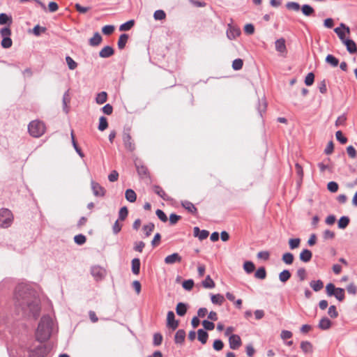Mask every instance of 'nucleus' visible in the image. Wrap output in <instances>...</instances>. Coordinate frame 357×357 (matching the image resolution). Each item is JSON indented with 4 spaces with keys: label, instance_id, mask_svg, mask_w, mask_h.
I'll use <instances>...</instances> for the list:
<instances>
[{
    "label": "nucleus",
    "instance_id": "nucleus-1",
    "mask_svg": "<svg viewBox=\"0 0 357 357\" xmlns=\"http://www.w3.org/2000/svg\"><path fill=\"white\" fill-rule=\"evenodd\" d=\"M15 305L22 313L30 318L36 319L40 312V301L38 294L31 284H19L14 293Z\"/></svg>",
    "mask_w": 357,
    "mask_h": 357
},
{
    "label": "nucleus",
    "instance_id": "nucleus-2",
    "mask_svg": "<svg viewBox=\"0 0 357 357\" xmlns=\"http://www.w3.org/2000/svg\"><path fill=\"white\" fill-rule=\"evenodd\" d=\"M53 321L49 316H44L41 318L36 332V339L40 342L47 340L52 333Z\"/></svg>",
    "mask_w": 357,
    "mask_h": 357
},
{
    "label": "nucleus",
    "instance_id": "nucleus-3",
    "mask_svg": "<svg viewBox=\"0 0 357 357\" xmlns=\"http://www.w3.org/2000/svg\"><path fill=\"white\" fill-rule=\"evenodd\" d=\"M45 126L43 122L38 120L32 121L28 126L29 134L33 137H39L45 132Z\"/></svg>",
    "mask_w": 357,
    "mask_h": 357
},
{
    "label": "nucleus",
    "instance_id": "nucleus-4",
    "mask_svg": "<svg viewBox=\"0 0 357 357\" xmlns=\"http://www.w3.org/2000/svg\"><path fill=\"white\" fill-rule=\"evenodd\" d=\"M13 220V215L11 211L7 208L0 210V227L3 228L9 227Z\"/></svg>",
    "mask_w": 357,
    "mask_h": 357
},
{
    "label": "nucleus",
    "instance_id": "nucleus-5",
    "mask_svg": "<svg viewBox=\"0 0 357 357\" xmlns=\"http://www.w3.org/2000/svg\"><path fill=\"white\" fill-rule=\"evenodd\" d=\"M50 351V348L42 344H39L33 349L27 351L29 357H45Z\"/></svg>",
    "mask_w": 357,
    "mask_h": 357
},
{
    "label": "nucleus",
    "instance_id": "nucleus-6",
    "mask_svg": "<svg viewBox=\"0 0 357 357\" xmlns=\"http://www.w3.org/2000/svg\"><path fill=\"white\" fill-rule=\"evenodd\" d=\"M0 35L2 37L1 45L3 48H9L12 46L13 42L10 38L11 30L9 27H3L0 30Z\"/></svg>",
    "mask_w": 357,
    "mask_h": 357
},
{
    "label": "nucleus",
    "instance_id": "nucleus-7",
    "mask_svg": "<svg viewBox=\"0 0 357 357\" xmlns=\"http://www.w3.org/2000/svg\"><path fill=\"white\" fill-rule=\"evenodd\" d=\"M241 34V30L239 28L232 26L229 24L227 29V37L229 40H234Z\"/></svg>",
    "mask_w": 357,
    "mask_h": 357
},
{
    "label": "nucleus",
    "instance_id": "nucleus-8",
    "mask_svg": "<svg viewBox=\"0 0 357 357\" xmlns=\"http://www.w3.org/2000/svg\"><path fill=\"white\" fill-rule=\"evenodd\" d=\"M275 50L282 56H285L287 54V47L285 45V40L283 38L278 39L275 42Z\"/></svg>",
    "mask_w": 357,
    "mask_h": 357
},
{
    "label": "nucleus",
    "instance_id": "nucleus-9",
    "mask_svg": "<svg viewBox=\"0 0 357 357\" xmlns=\"http://www.w3.org/2000/svg\"><path fill=\"white\" fill-rule=\"evenodd\" d=\"M167 326L169 328H171L173 331L175 330L178 326V321L175 319V315L172 311H169L167 312Z\"/></svg>",
    "mask_w": 357,
    "mask_h": 357
},
{
    "label": "nucleus",
    "instance_id": "nucleus-10",
    "mask_svg": "<svg viewBox=\"0 0 357 357\" xmlns=\"http://www.w3.org/2000/svg\"><path fill=\"white\" fill-rule=\"evenodd\" d=\"M229 347L231 349H238L241 345V340L238 335H231L229 337Z\"/></svg>",
    "mask_w": 357,
    "mask_h": 357
},
{
    "label": "nucleus",
    "instance_id": "nucleus-11",
    "mask_svg": "<svg viewBox=\"0 0 357 357\" xmlns=\"http://www.w3.org/2000/svg\"><path fill=\"white\" fill-rule=\"evenodd\" d=\"M91 274L96 280H102L105 275V269L100 266H93L91 268Z\"/></svg>",
    "mask_w": 357,
    "mask_h": 357
},
{
    "label": "nucleus",
    "instance_id": "nucleus-12",
    "mask_svg": "<svg viewBox=\"0 0 357 357\" xmlns=\"http://www.w3.org/2000/svg\"><path fill=\"white\" fill-rule=\"evenodd\" d=\"M91 188L95 196L102 197L105 195V189L99 183L93 181H91Z\"/></svg>",
    "mask_w": 357,
    "mask_h": 357
},
{
    "label": "nucleus",
    "instance_id": "nucleus-13",
    "mask_svg": "<svg viewBox=\"0 0 357 357\" xmlns=\"http://www.w3.org/2000/svg\"><path fill=\"white\" fill-rule=\"evenodd\" d=\"M123 141L125 147L130 151H132L135 149V144L132 142L131 136L128 133H124L123 135Z\"/></svg>",
    "mask_w": 357,
    "mask_h": 357
},
{
    "label": "nucleus",
    "instance_id": "nucleus-14",
    "mask_svg": "<svg viewBox=\"0 0 357 357\" xmlns=\"http://www.w3.org/2000/svg\"><path fill=\"white\" fill-rule=\"evenodd\" d=\"M181 260L182 258L178 253H173L165 258V263L166 264H174L176 263H180Z\"/></svg>",
    "mask_w": 357,
    "mask_h": 357
},
{
    "label": "nucleus",
    "instance_id": "nucleus-15",
    "mask_svg": "<svg viewBox=\"0 0 357 357\" xmlns=\"http://www.w3.org/2000/svg\"><path fill=\"white\" fill-rule=\"evenodd\" d=\"M312 257V253L310 250L307 249L302 250L299 255L300 260L305 263L309 262L311 260Z\"/></svg>",
    "mask_w": 357,
    "mask_h": 357
},
{
    "label": "nucleus",
    "instance_id": "nucleus-16",
    "mask_svg": "<svg viewBox=\"0 0 357 357\" xmlns=\"http://www.w3.org/2000/svg\"><path fill=\"white\" fill-rule=\"evenodd\" d=\"M12 23L13 19L10 15H7L6 13L0 14V25H8L7 27H9Z\"/></svg>",
    "mask_w": 357,
    "mask_h": 357
},
{
    "label": "nucleus",
    "instance_id": "nucleus-17",
    "mask_svg": "<svg viewBox=\"0 0 357 357\" xmlns=\"http://www.w3.org/2000/svg\"><path fill=\"white\" fill-rule=\"evenodd\" d=\"M114 54V50L110 46L104 47L99 52V56L102 58H108Z\"/></svg>",
    "mask_w": 357,
    "mask_h": 357
},
{
    "label": "nucleus",
    "instance_id": "nucleus-18",
    "mask_svg": "<svg viewBox=\"0 0 357 357\" xmlns=\"http://www.w3.org/2000/svg\"><path fill=\"white\" fill-rule=\"evenodd\" d=\"M343 44L345 45V46L347 47V50L349 53L354 54V53L356 52L357 47H356V45L354 40L347 39V40H345V42Z\"/></svg>",
    "mask_w": 357,
    "mask_h": 357
},
{
    "label": "nucleus",
    "instance_id": "nucleus-19",
    "mask_svg": "<svg viewBox=\"0 0 357 357\" xmlns=\"http://www.w3.org/2000/svg\"><path fill=\"white\" fill-rule=\"evenodd\" d=\"M102 36L98 32L94 33L93 36L89 40V45L91 46H98L102 42Z\"/></svg>",
    "mask_w": 357,
    "mask_h": 357
},
{
    "label": "nucleus",
    "instance_id": "nucleus-20",
    "mask_svg": "<svg viewBox=\"0 0 357 357\" xmlns=\"http://www.w3.org/2000/svg\"><path fill=\"white\" fill-rule=\"evenodd\" d=\"M211 300L213 304L221 305L225 301V298L222 295L218 294H211Z\"/></svg>",
    "mask_w": 357,
    "mask_h": 357
},
{
    "label": "nucleus",
    "instance_id": "nucleus-21",
    "mask_svg": "<svg viewBox=\"0 0 357 357\" xmlns=\"http://www.w3.org/2000/svg\"><path fill=\"white\" fill-rule=\"evenodd\" d=\"M153 191L155 194H157L159 197L163 199L165 201H168L170 199L169 197L165 193L162 188L158 185H155L153 187Z\"/></svg>",
    "mask_w": 357,
    "mask_h": 357
},
{
    "label": "nucleus",
    "instance_id": "nucleus-22",
    "mask_svg": "<svg viewBox=\"0 0 357 357\" xmlns=\"http://www.w3.org/2000/svg\"><path fill=\"white\" fill-rule=\"evenodd\" d=\"M125 197L129 202L133 203L136 201L137 195L133 190L128 189L126 190Z\"/></svg>",
    "mask_w": 357,
    "mask_h": 357
},
{
    "label": "nucleus",
    "instance_id": "nucleus-23",
    "mask_svg": "<svg viewBox=\"0 0 357 357\" xmlns=\"http://www.w3.org/2000/svg\"><path fill=\"white\" fill-rule=\"evenodd\" d=\"M187 305L183 303H178L176 307V314L181 317H183L185 314L187 312Z\"/></svg>",
    "mask_w": 357,
    "mask_h": 357
},
{
    "label": "nucleus",
    "instance_id": "nucleus-24",
    "mask_svg": "<svg viewBox=\"0 0 357 357\" xmlns=\"http://www.w3.org/2000/svg\"><path fill=\"white\" fill-rule=\"evenodd\" d=\"M182 206L191 213H196L197 208L194 204L188 201H183L181 203Z\"/></svg>",
    "mask_w": 357,
    "mask_h": 357
},
{
    "label": "nucleus",
    "instance_id": "nucleus-25",
    "mask_svg": "<svg viewBox=\"0 0 357 357\" xmlns=\"http://www.w3.org/2000/svg\"><path fill=\"white\" fill-rule=\"evenodd\" d=\"M318 326L321 330H327L331 328V321L327 317H324L320 320Z\"/></svg>",
    "mask_w": 357,
    "mask_h": 357
},
{
    "label": "nucleus",
    "instance_id": "nucleus-26",
    "mask_svg": "<svg viewBox=\"0 0 357 357\" xmlns=\"http://www.w3.org/2000/svg\"><path fill=\"white\" fill-rule=\"evenodd\" d=\"M310 287L314 291H319L324 287V283L321 280H312L310 282Z\"/></svg>",
    "mask_w": 357,
    "mask_h": 357
},
{
    "label": "nucleus",
    "instance_id": "nucleus-27",
    "mask_svg": "<svg viewBox=\"0 0 357 357\" xmlns=\"http://www.w3.org/2000/svg\"><path fill=\"white\" fill-rule=\"evenodd\" d=\"M185 337V331L182 329L178 330L176 333V335L174 337L175 342L176 344H181L184 341Z\"/></svg>",
    "mask_w": 357,
    "mask_h": 357
},
{
    "label": "nucleus",
    "instance_id": "nucleus-28",
    "mask_svg": "<svg viewBox=\"0 0 357 357\" xmlns=\"http://www.w3.org/2000/svg\"><path fill=\"white\" fill-rule=\"evenodd\" d=\"M208 333L203 329H199L197 331V337L198 340L203 344H206L208 340Z\"/></svg>",
    "mask_w": 357,
    "mask_h": 357
},
{
    "label": "nucleus",
    "instance_id": "nucleus-29",
    "mask_svg": "<svg viewBox=\"0 0 357 357\" xmlns=\"http://www.w3.org/2000/svg\"><path fill=\"white\" fill-rule=\"evenodd\" d=\"M140 269V261L138 258H135L132 260V272L135 275L139 273Z\"/></svg>",
    "mask_w": 357,
    "mask_h": 357
},
{
    "label": "nucleus",
    "instance_id": "nucleus-30",
    "mask_svg": "<svg viewBox=\"0 0 357 357\" xmlns=\"http://www.w3.org/2000/svg\"><path fill=\"white\" fill-rule=\"evenodd\" d=\"M107 94L105 91H102L97 94L96 98V102L98 105H102L107 101Z\"/></svg>",
    "mask_w": 357,
    "mask_h": 357
},
{
    "label": "nucleus",
    "instance_id": "nucleus-31",
    "mask_svg": "<svg viewBox=\"0 0 357 357\" xmlns=\"http://www.w3.org/2000/svg\"><path fill=\"white\" fill-rule=\"evenodd\" d=\"M301 349L305 354L311 353L312 351V345L308 341H303L301 343Z\"/></svg>",
    "mask_w": 357,
    "mask_h": 357
},
{
    "label": "nucleus",
    "instance_id": "nucleus-32",
    "mask_svg": "<svg viewBox=\"0 0 357 357\" xmlns=\"http://www.w3.org/2000/svg\"><path fill=\"white\" fill-rule=\"evenodd\" d=\"M202 286L206 289H213L215 287V282L210 275H207L206 279L202 282Z\"/></svg>",
    "mask_w": 357,
    "mask_h": 357
},
{
    "label": "nucleus",
    "instance_id": "nucleus-33",
    "mask_svg": "<svg viewBox=\"0 0 357 357\" xmlns=\"http://www.w3.org/2000/svg\"><path fill=\"white\" fill-rule=\"evenodd\" d=\"M128 40V36L126 33L121 34L119 37V41H118V47L120 50H123Z\"/></svg>",
    "mask_w": 357,
    "mask_h": 357
},
{
    "label": "nucleus",
    "instance_id": "nucleus-34",
    "mask_svg": "<svg viewBox=\"0 0 357 357\" xmlns=\"http://www.w3.org/2000/svg\"><path fill=\"white\" fill-rule=\"evenodd\" d=\"M294 257L293 254L290 252L284 253L282 257V261L287 265L291 264L294 261Z\"/></svg>",
    "mask_w": 357,
    "mask_h": 357
},
{
    "label": "nucleus",
    "instance_id": "nucleus-35",
    "mask_svg": "<svg viewBox=\"0 0 357 357\" xmlns=\"http://www.w3.org/2000/svg\"><path fill=\"white\" fill-rule=\"evenodd\" d=\"M349 221L350 220L347 216L341 217L338 220V227L341 229H345L348 226Z\"/></svg>",
    "mask_w": 357,
    "mask_h": 357
},
{
    "label": "nucleus",
    "instance_id": "nucleus-36",
    "mask_svg": "<svg viewBox=\"0 0 357 357\" xmlns=\"http://www.w3.org/2000/svg\"><path fill=\"white\" fill-rule=\"evenodd\" d=\"M291 278V273L288 270H284L279 274V280L282 282H286Z\"/></svg>",
    "mask_w": 357,
    "mask_h": 357
},
{
    "label": "nucleus",
    "instance_id": "nucleus-37",
    "mask_svg": "<svg viewBox=\"0 0 357 357\" xmlns=\"http://www.w3.org/2000/svg\"><path fill=\"white\" fill-rule=\"evenodd\" d=\"M326 61L333 67L337 66L339 63L338 59L331 54H328L326 56Z\"/></svg>",
    "mask_w": 357,
    "mask_h": 357
},
{
    "label": "nucleus",
    "instance_id": "nucleus-38",
    "mask_svg": "<svg viewBox=\"0 0 357 357\" xmlns=\"http://www.w3.org/2000/svg\"><path fill=\"white\" fill-rule=\"evenodd\" d=\"M134 24H135L134 20H129V21L126 22V23L122 24L119 26V30L121 31H129L133 26Z\"/></svg>",
    "mask_w": 357,
    "mask_h": 357
},
{
    "label": "nucleus",
    "instance_id": "nucleus-39",
    "mask_svg": "<svg viewBox=\"0 0 357 357\" xmlns=\"http://www.w3.org/2000/svg\"><path fill=\"white\" fill-rule=\"evenodd\" d=\"M301 243V239L298 238H290L289 240V245L291 250L298 248Z\"/></svg>",
    "mask_w": 357,
    "mask_h": 357
},
{
    "label": "nucleus",
    "instance_id": "nucleus-40",
    "mask_svg": "<svg viewBox=\"0 0 357 357\" xmlns=\"http://www.w3.org/2000/svg\"><path fill=\"white\" fill-rule=\"evenodd\" d=\"M70 102V96L68 91H66L63 96V110L66 113L68 112V104Z\"/></svg>",
    "mask_w": 357,
    "mask_h": 357
},
{
    "label": "nucleus",
    "instance_id": "nucleus-41",
    "mask_svg": "<svg viewBox=\"0 0 357 357\" xmlns=\"http://www.w3.org/2000/svg\"><path fill=\"white\" fill-rule=\"evenodd\" d=\"M333 296H334L338 301H342L344 298V290L342 288H336Z\"/></svg>",
    "mask_w": 357,
    "mask_h": 357
},
{
    "label": "nucleus",
    "instance_id": "nucleus-42",
    "mask_svg": "<svg viewBox=\"0 0 357 357\" xmlns=\"http://www.w3.org/2000/svg\"><path fill=\"white\" fill-rule=\"evenodd\" d=\"M243 268L247 273H251L254 271L255 266L252 261H248L244 263Z\"/></svg>",
    "mask_w": 357,
    "mask_h": 357
},
{
    "label": "nucleus",
    "instance_id": "nucleus-43",
    "mask_svg": "<svg viewBox=\"0 0 357 357\" xmlns=\"http://www.w3.org/2000/svg\"><path fill=\"white\" fill-rule=\"evenodd\" d=\"M66 61L68 68L71 70H75L77 67V63L70 56L66 57Z\"/></svg>",
    "mask_w": 357,
    "mask_h": 357
},
{
    "label": "nucleus",
    "instance_id": "nucleus-44",
    "mask_svg": "<svg viewBox=\"0 0 357 357\" xmlns=\"http://www.w3.org/2000/svg\"><path fill=\"white\" fill-rule=\"evenodd\" d=\"M255 278L261 280H264L266 278V272L264 267H261L257 270V271L255 273Z\"/></svg>",
    "mask_w": 357,
    "mask_h": 357
},
{
    "label": "nucleus",
    "instance_id": "nucleus-45",
    "mask_svg": "<svg viewBox=\"0 0 357 357\" xmlns=\"http://www.w3.org/2000/svg\"><path fill=\"white\" fill-rule=\"evenodd\" d=\"M108 126L107 119L105 116H100L99 119L98 130H105Z\"/></svg>",
    "mask_w": 357,
    "mask_h": 357
},
{
    "label": "nucleus",
    "instance_id": "nucleus-46",
    "mask_svg": "<svg viewBox=\"0 0 357 357\" xmlns=\"http://www.w3.org/2000/svg\"><path fill=\"white\" fill-rule=\"evenodd\" d=\"M301 10H302V13H303V15H305L306 16L311 15L314 11L313 8L307 4L303 5L301 8Z\"/></svg>",
    "mask_w": 357,
    "mask_h": 357
},
{
    "label": "nucleus",
    "instance_id": "nucleus-47",
    "mask_svg": "<svg viewBox=\"0 0 357 357\" xmlns=\"http://www.w3.org/2000/svg\"><path fill=\"white\" fill-rule=\"evenodd\" d=\"M155 225L153 223H149L148 225H144L143 230L146 236H149L151 232L153 231Z\"/></svg>",
    "mask_w": 357,
    "mask_h": 357
},
{
    "label": "nucleus",
    "instance_id": "nucleus-48",
    "mask_svg": "<svg viewBox=\"0 0 357 357\" xmlns=\"http://www.w3.org/2000/svg\"><path fill=\"white\" fill-rule=\"evenodd\" d=\"M153 17L155 20H162L165 19L166 14L162 10H157L153 14Z\"/></svg>",
    "mask_w": 357,
    "mask_h": 357
},
{
    "label": "nucleus",
    "instance_id": "nucleus-49",
    "mask_svg": "<svg viewBox=\"0 0 357 357\" xmlns=\"http://www.w3.org/2000/svg\"><path fill=\"white\" fill-rule=\"evenodd\" d=\"M334 31L337 33L342 43L345 42L347 39L345 38V32L340 28L337 27L334 29Z\"/></svg>",
    "mask_w": 357,
    "mask_h": 357
},
{
    "label": "nucleus",
    "instance_id": "nucleus-50",
    "mask_svg": "<svg viewBox=\"0 0 357 357\" xmlns=\"http://www.w3.org/2000/svg\"><path fill=\"white\" fill-rule=\"evenodd\" d=\"M243 64V62L242 59H236L234 60V61L232 63V68L235 70H238L242 68Z\"/></svg>",
    "mask_w": 357,
    "mask_h": 357
},
{
    "label": "nucleus",
    "instance_id": "nucleus-51",
    "mask_svg": "<svg viewBox=\"0 0 357 357\" xmlns=\"http://www.w3.org/2000/svg\"><path fill=\"white\" fill-rule=\"evenodd\" d=\"M128 211L127 207L123 206L121 208L119 212V219L120 220H124L126 217L128 216Z\"/></svg>",
    "mask_w": 357,
    "mask_h": 357
},
{
    "label": "nucleus",
    "instance_id": "nucleus-52",
    "mask_svg": "<svg viewBox=\"0 0 357 357\" xmlns=\"http://www.w3.org/2000/svg\"><path fill=\"white\" fill-rule=\"evenodd\" d=\"M86 240V236L82 234H78L74 237V241L77 245H83Z\"/></svg>",
    "mask_w": 357,
    "mask_h": 357
},
{
    "label": "nucleus",
    "instance_id": "nucleus-53",
    "mask_svg": "<svg viewBox=\"0 0 357 357\" xmlns=\"http://www.w3.org/2000/svg\"><path fill=\"white\" fill-rule=\"evenodd\" d=\"M114 29L113 25H106L102 27V31L105 35H110L114 32Z\"/></svg>",
    "mask_w": 357,
    "mask_h": 357
},
{
    "label": "nucleus",
    "instance_id": "nucleus-54",
    "mask_svg": "<svg viewBox=\"0 0 357 357\" xmlns=\"http://www.w3.org/2000/svg\"><path fill=\"white\" fill-rule=\"evenodd\" d=\"M336 287L332 283H329L326 287V294L329 296H332L334 294Z\"/></svg>",
    "mask_w": 357,
    "mask_h": 357
},
{
    "label": "nucleus",
    "instance_id": "nucleus-55",
    "mask_svg": "<svg viewBox=\"0 0 357 357\" xmlns=\"http://www.w3.org/2000/svg\"><path fill=\"white\" fill-rule=\"evenodd\" d=\"M287 9L298 11L300 10V5L296 2H288L286 4Z\"/></svg>",
    "mask_w": 357,
    "mask_h": 357
},
{
    "label": "nucleus",
    "instance_id": "nucleus-56",
    "mask_svg": "<svg viewBox=\"0 0 357 357\" xmlns=\"http://www.w3.org/2000/svg\"><path fill=\"white\" fill-rule=\"evenodd\" d=\"M327 188L331 192H336L338 190V185L335 181H331L328 183Z\"/></svg>",
    "mask_w": 357,
    "mask_h": 357
},
{
    "label": "nucleus",
    "instance_id": "nucleus-57",
    "mask_svg": "<svg viewBox=\"0 0 357 357\" xmlns=\"http://www.w3.org/2000/svg\"><path fill=\"white\" fill-rule=\"evenodd\" d=\"M314 79V75L312 73H309L305 79V84L307 86H310L313 84Z\"/></svg>",
    "mask_w": 357,
    "mask_h": 357
},
{
    "label": "nucleus",
    "instance_id": "nucleus-58",
    "mask_svg": "<svg viewBox=\"0 0 357 357\" xmlns=\"http://www.w3.org/2000/svg\"><path fill=\"white\" fill-rule=\"evenodd\" d=\"M328 314L331 318H336L338 316V312L335 305H331L329 307Z\"/></svg>",
    "mask_w": 357,
    "mask_h": 357
},
{
    "label": "nucleus",
    "instance_id": "nucleus-59",
    "mask_svg": "<svg viewBox=\"0 0 357 357\" xmlns=\"http://www.w3.org/2000/svg\"><path fill=\"white\" fill-rule=\"evenodd\" d=\"M155 214L158 218L162 222H165L167 221V217L166 214L160 209H157L155 211Z\"/></svg>",
    "mask_w": 357,
    "mask_h": 357
},
{
    "label": "nucleus",
    "instance_id": "nucleus-60",
    "mask_svg": "<svg viewBox=\"0 0 357 357\" xmlns=\"http://www.w3.org/2000/svg\"><path fill=\"white\" fill-rule=\"evenodd\" d=\"M336 139L342 144H346L347 142V139L343 136L342 132L339 130L335 133Z\"/></svg>",
    "mask_w": 357,
    "mask_h": 357
},
{
    "label": "nucleus",
    "instance_id": "nucleus-61",
    "mask_svg": "<svg viewBox=\"0 0 357 357\" xmlns=\"http://www.w3.org/2000/svg\"><path fill=\"white\" fill-rule=\"evenodd\" d=\"M162 341V336L160 333H155L153 335V344L159 346L161 344Z\"/></svg>",
    "mask_w": 357,
    "mask_h": 357
},
{
    "label": "nucleus",
    "instance_id": "nucleus-62",
    "mask_svg": "<svg viewBox=\"0 0 357 357\" xmlns=\"http://www.w3.org/2000/svg\"><path fill=\"white\" fill-rule=\"evenodd\" d=\"M296 274L301 281H303L306 278V271L303 268H298L297 270Z\"/></svg>",
    "mask_w": 357,
    "mask_h": 357
},
{
    "label": "nucleus",
    "instance_id": "nucleus-63",
    "mask_svg": "<svg viewBox=\"0 0 357 357\" xmlns=\"http://www.w3.org/2000/svg\"><path fill=\"white\" fill-rule=\"evenodd\" d=\"M193 285L194 282L192 280H185L182 284L183 287L186 290H191L193 287Z\"/></svg>",
    "mask_w": 357,
    "mask_h": 357
},
{
    "label": "nucleus",
    "instance_id": "nucleus-64",
    "mask_svg": "<svg viewBox=\"0 0 357 357\" xmlns=\"http://www.w3.org/2000/svg\"><path fill=\"white\" fill-rule=\"evenodd\" d=\"M202 325L206 330L212 331L215 328V324L208 320H204L202 322Z\"/></svg>",
    "mask_w": 357,
    "mask_h": 357
}]
</instances>
